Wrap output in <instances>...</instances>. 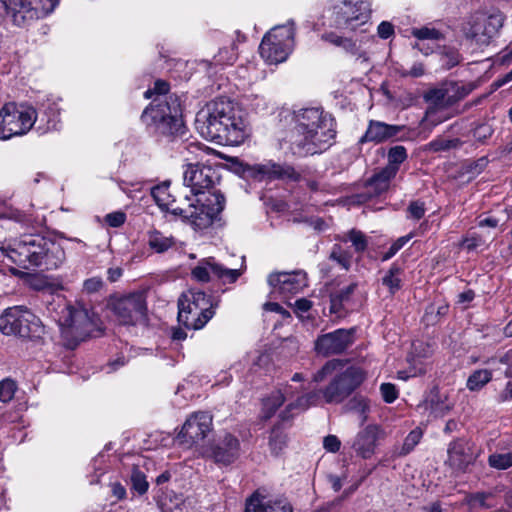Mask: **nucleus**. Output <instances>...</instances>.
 Instances as JSON below:
<instances>
[{"mask_svg":"<svg viewBox=\"0 0 512 512\" xmlns=\"http://www.w3.org/2000/svg\"><path fill=\"white\" fill-rule=\"evenodd\" d=\"M365 372L357 366H349L337 373L322 390L326 403H341L350 396L364 381Z\"/></svg>","mask_w":512,"mask_h":512,"instance_id":"f8f14e48","label":"nucleus"},{"mask_svg":"<svg viewBox=\"0 0 512 512\" xmlns=\"http://www.w3.org/2000/svg\"><path fill=\"white\" fill-rule=\"evenodd\" d=\"M412 237L413 234L410 233L408 235L398 238L383 254L382 260L387 261L390 258H392Z\"/></svg>","mask_w":512,"mask_h":512,"instance_id":"4d7b16f0","label":"nucleus"},{"mask_svg":"<svg viewBox=\"0 0 512 512\" xmlns=\"http://www.w3.org/2000/svg\"><path fill=\"white\" fill-rule=\"evenodd\" d=\"M210 274L219 279L223 284L235 283L243 274V269H229L215 262L214 258L204 259L192 269V276L201 282H208Z\"/></svg>","mask_w":512,"mask_h":512,"instance_id":"6ab92c4d","label":"nucleus"},{"mask_svg":"<svg viewBox=\"0 0 512 512\" xmlns=\"http://www.w3.org/2000/svg\"><path fill=\"white\" fill-rule=\"evenodd\" d=\"M196 129L206 139L225 145H239L248 136L242 112L234 103L218 98L206 104L196 115Z\"/></svg>","mask_w":512,"mask_h":512,"instance_id":"f257e3e1","label":"nucleus"},{"mask_svg":"<svg viewBox=\"0 0 512 512\" xmlns=\"http://www.w3.org/2000/svg\"><path fill=\"white\" fill-rule=\"evenodd\" d=\"M126 221V214L122 211H115L105 216V222L113 228L122 226Z\"/></svg>","mask_w":512,"mask_h":512,"instance_id":"680f3d73","label":"nucleus"},{"mask_svg":"<svg viewBox=\"0 0 512 512\" xmlns=\"http://www.w3.org/2000/svg\"><path fill=\"white\" fill-rule=\"evenodd\" d=\"M321 38L336 47L342 48L345 52L353 56H358L359 58L364 56V53L361 52L356 41L352 38L338 35L336 32H326L322 34Z\"/></svg>","mask_w":512,"mask_h":512,"instance_id":"473e14b6","label":"nucleus"},{"mask_svg":"<svg viewBox=\"0 0 512 512\" xmlns=\"http://www.w3.org/2000/svg\"><path fill=\"white\" fill-rule=\"evenodd\" d=\"M27 6L29 9L27 10L30 13L31 18H43L49 15L54 11L55 7L58 4V0H26Z\"/></svg>","mask_w":512,"mask_h":512,"instance_id":"f704fd0d","label":"nucleus"},{"mask_svg":"<svg viewBox=\"0 0 512 512\" xmlns=\"http://www.w3.org/2000/svg\"><path fill=\"white\" fill-rule=\"evenodd\" d=\"M314 394H307L298 397L294 402L289 403L285 409L280 413V422L275 424L269 435V447L271 453L279 455L287 446L288 437L285 433L287 429L286 422L290 421L295 413L307 409L314 399Z\"/></svg>","mask_w":512,"mask_h":512,"instance_id":"ddd939ff","label":"nucleus"},{"mask_svg":"<svg viewBox=\"0 0 512 512\" xmlns=\"http://www.w3.org/2000/svg\"><path fill=\"white\" fill-rule=\"evenodd\" d=\"M178 301H185L187 304H190L192 308H196L203 312V314H206V312L214 314V309L218 306V301H215L212 296L196 289H190L187 292L182 293Z\"/></svg>","mask_w":512,"mask_h":512,"instance_id":"bb28decb","label":"nucleus"},{"mask_svg":"<svg viewBox=\"0 0 512 512\" xmlns=\"http://www.w3.org/2000/svg\"><path fill=\"white\" fill-rule=\"evenodd\" d=\"M449 311V306L447 304H443L440 306H435L434 304H431L427 306L423 321L426 325H435L437 324L440 319L447 315Z\"/></svg>","mask_w":512,"mask_h":512,"instance_id":"a18cd8bd","label":"nucleus"},{"mask_svg":"<svg viewBox=\"0 0 512 512\" xmlns=\"http://www.w3.org/2000/svg\"><path fill=\"white\" fill-rule=\"evenodd\" d=\"M111 309L123 325H136L146 316V303L141 294L118 298L111 303Z\"/></svg>","mask_w":512,"mask_h":512,"instance_id":"2eb2a0df","label":"nucleus"},{"mask_svg":"<svg viewBox=\"0 0 512 512\" xmlns=\"http://www.w3.org/2000/svg\"><path fill=\"white\" fill-rule=\"evenodd\" d=\"M380 392L383 400L386 403L394 402L398 397V391L394 384L391 383H382L380 386Z\"/></svg>","mask_w":512,"mask_h":512,"instance_id":"052dcab7","label":"nucleus"},{"mask_svg":"<svg viewBox=\"0 0 512 512\" xmlns=\"http://www.w3.org/2000/svg\"><path fill=\"white\" fill-rule=\"evenodd\" d=\"M212 317L213 313L211 312L203 314V312L192 308L185 301H178V322L187 329H201Z\"/></svg>","mask_w":512,"mask_h":512,"instance_id":"393cba45","label":"nucleus"},{"mask_svg":"<svg viewBox=\"0 0 512 512\" xmlns=\"http://www.w3.org/2000/svg\"><path fill=\"white\" fill-rule=\"evenodd\" d=\"M83 287L86 292L95 293L103 287V281L100 277H92L84 281Z\"/></svg>","mask_w":512,"mask_h":512,"instance_id":"69168bd1","label":"nucleus"},{"mask_svg":"<svg viewBox=\"0 0 512 512\" xmlns=\"http://www.w3.org/2000/svg\"><path fill=\"white\" fill-rule=\"evenodd\" d=\"M355 332L356 328H341L322 334L315 341V350L323 356L342 354L355 342Z\"/></svg>","mask_w":512,"mask_h":512,"instance_id":"dca6fc26","label":"nucleus"},{"mask_svg":"<svg viewBox=\"0 0 512 512\" xmlns=\"http://www.w3.org/2000/svg\"><path fill=\"white\" fill-rule=\"evenodd\" d=\"M240 451L239 439L230 433H225L211 443L207 456L218 465L228 466L239 458Z\"/></svg>","mask_w":512,"mask_h":512,"instance_id":"a211bd4d","label":"nucleus"},{"mask_svg":"<svg viewBox=\"0 0 512 512\" xmlns=\"http://www.w3.org/2000/svg\"><path fill=\"white\" fill-rule=\"evenodd\" d=\"M3 251L13 263L27 270H54L65 260V252L61 245L41 234L23 235Z\"/></svg>","mask_w":512,"mask_h":512,"instance_id":"7ed1b4c3","label":"nucleus"},{"mask_svg":"<svg viewBox=\"0 0 512 512\" xmlns=\"http://www.w3.org/2000/svg\"><path fill=\"white\" fill-rule=\"evenodd\" d=\"M492 379L491 371L479 369L474 371L467 379L466 386L470 391H478Z\"/></svg>","mask_w":512,"mask_h":512,"instance_id":"ea45409f","label":"nucleus"},{"mask_svg":"<svg viewBox=\"0 0 512 512\" xmlns=\"http://www.w3.org/2000/svg\"><path fill=\"white\" fill-rule=\"evenodd\" d=\"M341 365V362L337 359H333L328 361L324 364V366L319 369L314 375H313V381L315 382H322L327 375H330L333 371H335L339 366Z\"/></svg>","mask_w":512,"mask_h":512,"instance_id":"5fc2aeb1","label":"nucleus"},{"mask_svg":"<svg viewBox=\"0 0 512 512\" xmlns=\"http://www.w3.org/2000/svg\"><path fill=\"white\" fill-rule=\"evenodd\" d=\"M294 27L292 24L277 26L271 29L264 37L273 41L285 43L288 47H292L294 41Z\"/></svg>","mask_w":512,"mask_h":512,"instance_id":"e433bc0d","label":"nucleus"},{"mask_svg":"<svg viewBox=\"0 0 512 512\" xmlns=\"http://www.w3.org/2000/svg\"><path fill=\"white\" fill-rule=\"evenodd\" d=\"M0 331L5 335H17L39 342L44 333L40 319L22 306L7 308L0 316Z\"/></svg>","mask_w":512,"mask_h":512,"instance_id":"423d86ee","label":"nucleus"},{"mask_svg":"<svg viewBox=\"0 0 512 512\" xmlns=\"http://www.w3.org/2000/svg\"><path fill=\"white\" fill-rule=\"evenodd\" d=\"M235 44L232 45L231 49L222 48L215 56V60L219 64H233L236 60Z\"/></svg>","mask_w":512,"mask_h":512,"instance_id":"13d9d810","label":"nucleus"},{"mask_svg":"<svg viewBox=\"0 0 512 512\" xmlns=\"http://www.w3.org/2000/svg\"><path fill=\"white\" fill-rule=\"evenodd\" d=\"M488 463L492 468L505 470L512 466V453H495L489 456Z\"/></svg>","mask_w":512,"mask_h":512,"instance_id":"09e8293b","label":"nucleus"},{"mask_svg":"<svg viewBox=\"0 0 512 512\" xmlns=\"http://www.w3.org/2000/svg\"><path fill=\"white\" fill-rule=\"evenodd\" d=\"M245 512H293V508L286 498H271L257 490L246 500Z\"/></svg>","mask_w":512,"mask_h":512,"instance_id":"4be33fe9","label":"nucleus"},{"mask_svg":"<svg viewBox=\"0 0 512 512\" xmlns=\"http://www.w3.org/2000/svg\"><path fill=\"white\" fill-rule=\"evenodd\" d=\"M37 120L34 107L25 104L6 103L0 109V140L22 136L29 132Z\"/></svg>","mask_w":512,"mask_h":512,"instance_id":"6e6552de","label":"nucleus"},{"mask_svg":"<svg viewBox=\"0 0 512 512\" xmlns=\"http://www.w3.org/2000/svg\"><path fill=\"white\" fill-rule=\"evenodd\" d=\"M148 245L157 253H164L175 245V239L172 236H165L158 230L148 233Z\"/></svg>","mask_w":512,"mask_h":512,"instance_id":"c9c22d12","label":"nucleus"},{"mask_svg":"<svg viewBox=\"0 0 512 512\" xmlns=\"http://www.w3.org/2000/svg\"><path fill=\"white\" fill-rule=\"evenodd\" d=\"M61 337L66 347L74 349L87 338L99 337L102 329L97 320L91 318L85 309H77L70 305L65 306L58 320Z\"/></svg>","mask_w":512,"mask_h":512,"instance_id":"39448f33","label":"nucleus"},{"mask_svg":"<svg viewBox=\"0 0 512 512\" xmlns=\"http://www.w3.org/2000/svg\"><path fill=\"white\" fill-rule=\"evenodd\" d=\"M290 50L291 48L285 43L273 41L265 37H263L259 46L260 55L268 64H277L285 61Z\"/></svg>","mask_w":512,"mask_h":512,"instance_id":"a878e982","label":"nucleus"},{"mask_svg":"<svg viewBox=\"0 0 512 512\" xmlns=\"http://www.w3.org/2000/svg\"><path fill=\"white\" fill-rule=\"evenodd\" d=\"M357 283H351L339 290L330 293V312L342 316L346 311L345 306L350 302L354 294Z\"/></svg>","mask_w":512,"mask_h":512,"instance_id":"7c9ffc66","label":"nucleus"},{"mask_svg":"<svg viewBox=\"0 0 512 512\" xmlns=\"http://www.w3.org/2000/svg\"><path fill=\"white\" fill-rule=\"evenodd\" d=\"M404 128V126L400 125H391L385 122L371 120L360 142L382 143L396 137Z\"/></svg>","mask_w":512,"mask_h":512,"instance_id":"b1692460","label":"nucleus"},{"mask_svg":"<svg viewBox=\"0 0 512 512\" xmlns=\"http://www.w3.org/2000/svg\"><path fill=\"white\" fill-rule=\"evenodd\" d=\"M168 190L169 183L165 182L153 187L151 189V195L161 210L170 212L176 216L178 211H174V209H179L180 207H173V202H175V199L171 196Z\"/></svg>","mask_w":512,"mask_h":512,"instance_id":"72a5a7b5","label":"nucleus"},{"mask_svg":"<svg viewBox=\"0 0 512 512\" xmlns=\"http://www.w3.org/2000/svg\"><path fill=\"white\" fill-rule=\"evenodd\" d=\"M385 436V431L379 425H367L356 434L351 448L357 456L370 459L375 454L377 441L384 439Z\"/></svg>","mask_w":512,"mask_h":512,"instance_id":"aec40b11","label":"nucleus"},{"mask_svg":"<svg viewBox=\"0 0 512 512\" xmlns=\"http://www.w3.org/2000/svg\"><path fill=\"white\" fill-rule=\"evenodd\" d=\"M131 485L132 489L140 495L145 494L149 487L145 474L139 469H133L131 473Z\"/></svg>","mask_w":512,"mask_h":512,"instance_id":"8fccbe9b","label":"nucleus"},{"mask_svg":"<svg viewBox=\"0 0 512 512\" xmlns=\"http://www.w3.org/2000/svg\"><path fill=\"white\" fill-rule=\"evenodd\" d=\"M425 102L439 108H448L446 106V93L443 81L436 87L429 89L423 96Z\"/></svg>","mask_w":512,"mask_h":512,"instance_id":"a19ab883","label":"nucleus"},{"mask_svg":"<svg viewBox=\"0 0 512 512\" xmlns=\"http://www.w3.org/2000/svg\"><path fill=\"white\" fill-rule=\"evenodd\" d=\"M447 453L446 463L456 471H465L474 461L472 445L465 438H458L452 441L448 446Z\"/></svg>","mask_w":512,"mask_h":512,"instance_id":"5701e85b","label":"nucleus"},{"mask_svg":"<svg viewBox=\"0 0 512 512\" xmlns=\"http://www.w3.org/2000/svg\"><path fill=\"white\" fill-rule=\"evenodd\" d=\"M323 446L328 452L335 453L339 451L341 442L335 435H328L323 440Z\"/></svg>","mask_w":512,"mask_h":512,"instance_id":"338daca9","label":"nucleus"},{"mask_svg":"<svg viewBox=\"0 0 512 512\" xmlns=\"http://www.w3.org/2000/svg\"><path fill=\"white\" fill-rule=\"evenodd\" d=\"M504 16L501 13L487 15L477 12L472 14L463 24V34L471 45L486 47L497 36L503 26Z\"/></svg>","mask_w":512,"mask_h":512,"instance_id":"9d476101","label":"nucleus"},{"mask_svg":"<svg viewBox=\"0 0 512 512\" xmlns=\"http://www.w3.org/2000/svg\"><path fill=\"white\" fill-rule=\"evenodd\" d=\"M230 169L246 180H291L299 181L300 174L288 164H278L269 161L265 164H249L237 157L229 160Z\"/></svg>","mask_w":512,"mask_h":512,"instance_id":"0eeeda50","label":"nucleus"},{"mask_svg":"<svg viewBox=\"0 0 512 512\" xmlns=\"http://www.w3.org/2000/svg\"><path fill=\"white\" fill-rule=\"evenodd\" d=\"M211 429L212 416L208 412H197L185 421L175 440L178 445L191 448L204 440Z\"/></svg>","mask_w":512,"mask_h":512,"instance_id":"4468645a","label":"nucleus"},{"mask_svg":"<svg viewBox=\"0 0 512 512\" xmlns=\"http://www.w3.org/2000/svg\"><path fill=\"white\" fill-rule=\"evenodd\" d=\"M329 259L335 261L343 269L348 270L351 265V255L343 250L339 244H335L329 254Z\"/></svg>","mask_w":512,"mask_h":512,"instance_id":"de8ad7c7","label":"nucleus"},{"mask_svg":"<svg viewBox=\"0 0 512 512\" xmlns=\"http://www.w3.org/2000/svg\"><path fill=\"white\" fill-rule=\"evenodd\" d=\"M407 211L408 213L410 214V217L416 219V220H419L421 219L424 214H425V205H424V202L422 201H412L408 208H407Z\"/></svg>","mask_w":512,"mask_h":512,"instance_id":"e2e57ef3","label":"nucleus"},{"mask_svg":"<svg viewBox=\"0 0 512 512\" xmlns=\"http://www.w3.org/2000/svg\"><path fill=\"white\" fill-rule=\"evenodd\" d=\"M395 176L396 174L393 173V169H386L385 167L379 172L375 173L366 182L367 197H377L383 192L387 191L391 179H393Z\"/></svg>","mask_w":512,"mask_h":512,"instance_id":"c85d7f7f","label":"nucleus"},{"mask_svg":"<svg viewBox=\"0 0 512 512\" xmlns=\"http://www.w3.org/2000/svg\"><path fill=\"white\" fill-rule=\"evenodd\" d=\"M411 34L419 40H440L443 38V34L439 30L427 26L414 28Z\"/></svg>","mask_w":512,"mask_h":512,"instance_id":"3c124183","label":"nucleus"},{"mask_svg":"<svg viewBox=\"0 0 512 512\" xmlns=\"http://www.w3.org/2000/svg\"><path fill=\"white\" fill-rule=\"evenodd\" d=\"M142 121L154 128L161 137L173 141L183 138L187 129L182 117V107L177 94L155 97L141 115Z\"/></svg>","mask_w":512,"mask_h":512,"instance_id":"20e7f679","label":"nucleus"},{"mask_svg":"<svg viewBox=\"0 0 512 512\" xmlns=\"http://www.w3.org/2000/svg\"><path fill=\"white\" fill-rule=\"evenodd\" d=\"M371 12V4L366 0H338L334 6L335 26L341 30L366 32Z\"/></svg>","mask_w":512,"mask_h":512,"instance_id":"9b49d317","label":"nucleus"},{"mask_svg":"<svg viewBox=\"0 0 512 512\" xmlns=\"http://www.w3.org/2000/svg\"><path fill=\"white\" fill-rule=\"evenodd\" d=\"M443 84L446 93V106L448 107L460 102L475 89V85L471 82L445 80Z\"/></svg>","mask_w":512,"mask_h":512,"instance_id":"cd10ccee","label":"nucleus"},{"mask_svg":"<svg viewBox=\"0 0 512 512\" xmlns=\"http://www.w3.org/2000/svg\"><path fill=\"white\" fill-rule=\"evenodd\" d=\"M407 150L402 145H396L388 150L387 159L388 164L386 169H393V173L397 174L400 165L407 159Z\"/></svg>","mask_w":512,"mask_h":512,"instance_id":"58836bf2","label":"nucleus"},{"mask_svg":"<svg viewBox=\"0 0 512 512\" xmlns=\"http://www.w3.org/2000/svg\"><path fill=\"white\" fill-rule=\"evenodd\" d=\"M425 73V69L422 63L417 62L412 65V67L409 70H400V75L402 77H414L418 78L423 76Z\"/></svg>","mask_w":512,"mask_h":512,"instance_id":"0e129e2a","label":"nucleus"},{"mask_svg":"<svg viewBox=\"0 0 512 512\" xmlns=\"http://www.w3.org/2000/svg\"><path fill=\"white\" fill-rule=\"evenodd\" d=\"M342 240L344 242L350 241L357 253L364 252L368 246V241L364 233L356 229L350 230Z\"/></svg>","mask_w":512,"mask_h":512,"instance_id":"49530a36","label":"nucleus"},{"mask_svg":"<svg viewBox=\"0 0 512 512\" xmlns=\"http://www.w3.org/2000/svg\"><path fill=\"white\" fill-rule=\"evenodd\" d=\"M493 134V129L491 125L487 123L479 124L473 130V137L479 142H485L488 138H490Z\"/></svg>","mask_w":512,"mask_h":512,"instance_id":"bf43d9fd","label":"nucleus"},{"mask_svg":"<svg viewBox=\"0 0 512 512\" xmlns=\"http://www.w3.org/2000/svg\"><path fill=\"white\" fill-rule=\"evenodd\" d=\"M295 126L289 135L294 156L306 157L321 153L331 146L335 136V120L320 107L303 108L294 112Z\"/></svg>","mask_w":512,"mask_h":512,"instance_id":"f03ea898","label":"nucleus"},{"mask_svg":"<svg viewBox=\"0 0 512 512\" xmlns=\"http://www.w3.org/2000/svg\"><path fill=\"white\" fill-rule=\"evenodd\" d=\"M294 392L291 386H285L273 392L269 397L263 400L262 417L267 420L270 419L277 409L284 404L287 399L293 396Z\"/></svg>","mask_w":512,"mask_h":512,"instance_id":"c756f323","label":"nucleus"},{"mask_svg":"<svg viewBox=\"0 0 512 512\" xmlns=\"http://www.w3.org/2000/svg\"><path fill=\"white\" fill-rule=\"evenodd\" d=\"M220 175L212 166L188 164L184 171V184L191 188L194 195L204 193L205 189L213 188L219 183Z\"/></svg>","mask_w":512,"mask_h":512,"instance_id":"f3484780","label":"nucleus"},{"mask_svg":"<svg viewBox=\"0 0 512 512\" xmlns=\"http://www.w3.org/2000/svg\"><path fill=\"white\" fill-rule=\"evenodd\" d=\"M401 273L402 269L398 265L393 264L382 278V284L389 289L391 294H394L401 288Z\"/></svg>","mask_w":512,"mask_h":512,"instance_id":"37998d69","label":"nucleus"},{"mask_svg":"<svg viewBox=\"0 0 512 512\" xmlns=\"http://www.w3.org/2000/svg\"><path fill=\"white\" fill-rule=\"evenodd\" d=\"M489 497L486 493H476L469 497L468 503L474 507L479 506L481 508H489L490 505L486 503L487 498Z\"/></svg>","mask_w":512,"mask_h":512,"instance_id":"774afa93","label":"nucleus"},{"mask_svg":"<svg viewBox=\"0 0 512 512\" xmlns=\"http://www.w3.org/2000/svg\"><path fill=\"white\" fill-rule=\"evenodd\" d=\"M345 410L358 414L360 424L362 425L368 418V412L370 410L369 401L361 395H356L346 403Z\"/></svg>","mask_w":512,"mask_h":512,"instance_id":"4c0bfd02","label":"nucleus"},{"mask_svg":"<svg viewBox=\"0 0 512 512\" xmlns=\"http://www.w3.org/2000/svg\"><path fill=\"white\" fill-rule=\"evenodd\" d=\"M17 390L16 383L11 379H5L0 381V401L9 402L13 399Z\"/></svg>","mask_w":512,"mask_h":512,"instance_id":"864d4df0","label":"nucleus"},{"mask_svg":"<svg viewBox=\"0 0 512 512\" xmlns=\"http://www.w3.org/2000/svg\"><path fill=\"white\" fill-rule=\"evenodd\" d=\"M268 284L280 294H296L307 286L306 273L297 271L293 273H272L268 276Z\"/></svg>","mask_w":512,"mask_h":512,"instance_id":"412c9836","label":"nucleus"},{"mask_svg":"<svg viewBox=\"0 0 512 512\" xmlns=\"http://www.w3.org/2000/svg\"><path fill=\"white\" fill-rule=\"evenodd\" d=\"M424 406L436 417H443L451 409L450 404L447 403V396L442 395L437 386L429 391L424 400Z\"/></svg>","mask_w":512,"mask_h":512,"instance_id":"2f4dec72","label":"nucleus"},{"mask_svg":"<svg viewBox=\"0 0 512 512\" xmlns=\"http://www.w3.org/2000/svg\"><path fill=\"white\" fill-rule=\"evenodd\" d=\"M463 142L459 138L437 137L428 144V148L433 152L449 151L462 146Z\"/></svg>","mask_w":512,"mask_h":512,"instance_id":"79ce46f5","label":"nucleus"},{"mask_svg":"<svg viewBox=\"0 0 512 512\" xmlns=\"http://www.w3.org/2000/svg\"><path fill=\"white\" fill-rule=\"evenodd\" d=\"M185 200L187 201L185 207L174 209V211H178L176 216L188 220L195 229L199 230L211 226L225 205V198L218 191L210 193L205 200H197L200 203L197 206L192 204L187 196Z\"/></svg>","mask_w":512,"mask_h":512,"instance_id":"1a4fd4ad","label":"nucleus"},{"mask_svg":"<svg viewBox=\"0 0 512 512\" xmlns=\"http://www.w3.org/2000/svg\"><path fill=\"white\" fill-rule=\"evenodd\" d=\"M422 438V431L420 429L412 430L405 438L403 445L398 450L396 449L393 452V456L395 457H403L408 455L415 446L420 442Z\"/></svg>","mask_w":512,"mask_h":512,"instance_id":"c03bdc74","label":"nucleus"},{"mask_svg":"<svg viewBox=\"0 0 512 512\" xmlns=\"http://www.w3.org/2000/svg\"><path fill=\"white\" fill-rule=\"evenodd\" d=\"M461 55L454 48H444L441 53L442 65L447 69H451L460 63Z\"/></svg>","mask_w":512,"mask_h":512,"instance_id":"603ef678","label":"nucleus"},{"mask_svg":"<svg viewBox=\"0 0 512 512\" xmlns=\"http://www.w3.org/2000/svg\"><path fill=\"white\" fill-rule=\"evenodd\" d=\"M153 95H157L156 97L171 95L169 93V83L161 79L156 80L153 88L148 89L144 93L145 98H151Z\"/></svg>","mask_w":512,"mask_h":512,"instance_id":"6e6d98bb","label":"nucleus"}]
</instances>
